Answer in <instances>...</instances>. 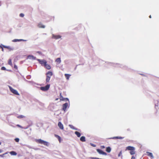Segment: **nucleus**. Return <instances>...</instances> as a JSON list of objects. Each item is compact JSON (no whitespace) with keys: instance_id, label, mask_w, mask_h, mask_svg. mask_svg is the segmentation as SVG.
I'll return each mask as SVG.
<instances>
[{"instance_id":"1","label":"nucleus","mask_w":159,"mask_h":159,"mask_svg":"<svg viewBox=\"0 0 159 159\" xmlns=\"http://www.w3.org/2000/svg\"><path fill=\"white\" fill-rule=\"evenodd\" d=\"M135 148L134 147L131 146H129L126 147L125 151H130L129 153L131 155H133L135 153Z\"/></svg>"},{"instance_id":"2","label":"nucleus","mask_w":159,"mask_h":159,"mask_svg":"<svg viewBox=\"0 0 159 159\" xmlns=\"http://www.w3.org/2000/svg\"><path fill=\"white\" fill-rule=\"evenodd\" d=\"M36 141L38 143L41 144H43L46 146H48L49 145L48 143V142L44 141L41 139H37L36 140Z\"/></svg>"},{"instance_id":"3","label":"nucleus","mask_w":159,"mask_h":159,"mask_svg":"<svg viewBox=\"0 0 159 159\" xmlns=\"http://www.w3.org/2000/svg\"><path fill=\"white\" fill-rule=\"evenodd\" d=\"M46 81L48 82L49 81L52 75L53 74L51 71H48L46 73Z\"/></svg>"},{"instance_id":"4","label":"nucleus","mask_w":159,"mask_h":159,"mask_svg":"<svg viewBox=\"0 0 159 159\" xmlns=\"http://www.w3.org/2000/svg\"><path fill=\"white\" fill-rule=\"evenodd\" d=\"M9 88L11 92L13 93V94L17 95H19V94L18 93L17 90L14 89L11 86H9Z\"/></svg>"},{"instance_id":"5","label":"nucleus","mask_w":159,"mask_h":159,"mask_svg":"<svg viewBox=\"0 0 159 159\" xmlns=\"http://www.w3.org/2000/svg\"><path fill=\"white\" fill-rule=\"evenodd\" d=\"M37 60L39 61L40 64L43 66H44L47 63V61L44 60H40L39 59H37Z\"/></svg>"},{"instance_id":"6","label":"nucleus","mask_w":159,"mask_h":159,"mask_svg":"<svg viewBox=\"0 0 159 159\" xmlns=\"http://www.w3.org/2000/svg\"><path fill=\"white\" fill-rule=\"evenodd\" d=\"M50 87V85L48 84L45 86V87H40V89L41 90L45 91L48 90Z\"/></svg>"},{"instance_id":"7","label":"nucleus","mask_w":159,"mask_h":159,"mask_svg":"<svg viewBox=\"0 0 159 159\" xmlns=\"http://www.w3.org/2000/svg\"><path fill=\"white\" fill-rule=\"evenodd\" d=\"M97 151L100 154H102L104 155H107V154L106 152H104L102 150L98 149H97Z\"/></svg>"},{"instance_id":"8","label":"nucleus","mask_w":159,"mask_h":159,"mask_svg":"<svg viewBox=\"0 0 159 159\" xmlns=\"http://www.w3.org/2000/svg\"><path fill=\"white\" fill-rule=\"evenodd\" d=\"M68 106V104L67 103H66L63 104L62 105V109L64 111H66L67 107Z\"/></svg>"},{"instance_id":"9","label":"nucleus","mask_w":159,"mask_h":159,"mask_svg":"<svg viewBox=\"0 0 159 159\" xmlns=\"http://www.w3.org/2000/svg\"><path fill=\"white\" fill-rule=\"evenodd\" d=\"M60 99L61 101H67L68 100V99L67 98H64L62 97V96L61 95V93H60Z\"/></svg>"},{"instance_id":"10","label":"nucleus","mask_w":159,"mask_h":159,"mask_svg":"<svg viewBox=\"0 0 159 159\" xmlns=\"http://www.w3.org/2000/svg\"><path fill=\"white\" fill-rule=\"evenodd\" d=\"M58 126H59V128L60 129H63L64 127H63V125L61 122H59L58 123Z\"/></svg>"},{"instance_id":"11","label":"nucleus","mask_w":159,"mask_h":159,"mask_svg":"<svg viewBox=\"0 0 159 159\" xmlns=\"http://www.w3.org/2000/svg\"><path fill=\"white\" fill-rule=\"evenodd\" d=\"M44 66L48 70H50L51 68L50 65L48 64H47V63Z\"/></svg>"},{"instance_id":"12","label":"nucleus","mask_w":159,"mask_h":159,"mask_svg":"<svg viewBox=\"0 0 159 159\" xmlns=\"http://www.w3.org/2000/svg\"><path fill=\"white\" fill-rule=\"evenodd\" d=\"M146 153L148 156L150 157L151 158L153 157L152 154V153L147 152Z\"/></svg>"},{"instance_id":"13","label":"nucleus","mask_w":159,"mask_h":159,"mask_svg":"<svg viewBox=\"0 0 159 159\" xmlns=\"http://www.w3.org/2000/svg\"><path fill=\"white\" fill-rule=\"evenodd\" d=\"M38 26L39 28H44L45 27V26L43 25L41 23H39Z\"/></svg>"},{"instance_id":"14","label":"nucleus","mask_w":159,"mask_h":159,"mask_svg":"<svg viewBox=\"0 0 159 159\" xmlns=\"http://www.w3.org/2000/svg\"><path fill=\"white\" fill-rule=\"evenodd\" d=\"M54 136L56 138H57L58 139L59 142L60 143L61 142V138L60 137V136H59V135H58L57 134H55Z\"/></svg>"},{"instance_id":"15","label":"nucleus","mask_w":159,"mask_h":159,"mask_svg":"<svg viewBox=\"0 0 159 159\" xmlns=\"http://www.w3.org/2000/svg\"><path fill=\"white\" fill-rule=\"evenodd\" d=\"M25 40L22 39H14L12 40L13 42H16L19 41H25Z\"/></svg>"},{"instance_id":"16","label":"nucleus","mask_w":159,"mask_h":159,"mask_svg":"<svg viewBox=\"0 0 159 159\" xmlns=\"http://www.w3.org/2000/svg\"><path fill=\"white\" fill-rule=\"evenodd\" d=\"M70 75H71L69 74H65V77L66 78V79L67 80H68L69 79V78L70 77Z\"/></svg>"},{"instance_id":"17","label":"nucleus","mask_w":159,"mask_h":159,"mask_svg":"<svg viewBox=\"0 0 159 159\" xmlns=\"http://www.w3.org/2000/svg\"><path fill=\"white\" fill-rule=\"evenodd\" d=\"M53 37L55 39H58L61 38V36L60 35H53Z\"/></svg>"},{"instance_id":"18","label":"nucleus","mask_w":159,"mask_h":159,"mask_svg":"<svg viewBox=\"0 0 159 159\" xmlns=\"http://www.w3.org/2000/svg\"><path fill=\"white\" fill-rule=\"evenodd\" d=\"M80 140L82 142H85L86 140L85 137L82 136L80 138Z\"/></svg>"},{"instance_id":"19","label":"nucleus","mask_w":159,"mask_h":159,"mask_svg":"<svg viewBox=\"0 0 159 159\" xmlns=\"http://www.w3.org/2000/svg\"><path fill=\"white\" fill-rule=\"evenodd\" d=\"M75 134H76V135L78 137H80V133L78 131H75Z\"/></svg>"},{"instance_id":"20","label":"nucleus","mask_w":159,"mask_h":159,"mask_svg":"<svg viewBox=\"0 0 159 159\" xmlns=\"http://www.w3.org/2000/svg\"><path fill=\"white\" fill-rule=\"evenodd\" d=\"M56 62L58 63H60L61 62V60L60 58H57L56 60Z\"/></svg>"},{"instance_id":"21","label":"nucleus","mask_w":159,"mask_h":159,"mask_svg":"<svg viewBox=\"0 0 159 159\" xmlns=\"http://www.w3.org/2000/svg\"><path fill=\"white\" fill-rule=\"evenodd\" d=\"M10 153L12 155H16L17 154V153L14 151H11Z\"/></svg>"},{"instance_id":"22","label":"nucleus","mask_w":159,"mask_h":159,"mask_svg":"<svg viewBox=\"0 0 159 159\" xmlns=\"http://www.w3.org/2000/svg\"><path fill=\"white\" fill-rule=\"evenodd\" d=\"M106 151L107 152H110L111 151V148L110 147H108L107 148Z\"/></svg>"},{"instance_id":"23","label":"nucleus","mask_w":159,"mask_h":159,"mask_svg":"<svg viewBox=\"0 0 159 159\" xmlns=\"http://www.w3.org/2000/svg\"><path fill=\"white\" fill-rule=\"evenodd\" d=\"M8 64L9 65H10L11 66H12V64L11 62V59H9L8 61Z\"/></svg>"},{"instance_id":"24","label":"nucleus","mask_w":159,"mask_h":159,"mask_svg":"<svg viewBox=\"0 0 159 159\" xmlns=\"http://www.w3.org/2000/svg\"><path fill=\"white\" fill-rule=\"evenodd\" d=\"M25 117V116L23 115H20L17 116V118L19 119Z\"/></svg>"},{"instance_id":"25","label":"nucleus","mask_w":159,"mask_h":159,"mask_svg":"<svg viewBox=\"0 0 159 159\" xmlns=\"http://www.w3.org/2000/svg\"><path fill=\"white\" fill-rule=\"evenodd\" d=\"M118 157H122V151H120L118 155Z\"/></svg>"},{"instance_id":"26","label":"nucleus","mask_w":159,"mask_h":159,"mask_svg":"<svg viewBox=\"0 0 159 159\" xmlns=\"http://www.w3.org/2000/svg\"><path fill=\"white\" fill-rule=\"evenodd\" d=\"M69 126L72 129H75V127L72 125H69Z\"/></svg>"},{"instance_id":"27","label":"nucleus","mask_w":159,"mask_h":159,"mask_svg":"<svg viewBox=\"0 0 159 159\" xmlns=\"http://www.w3.org/2000/svg\"><path fill=\"white\" fill-rule=\"evenodd\" d=\"M8 152H5V153L2 154V155H0V157H4V155H6V154H8Z\"/></svg>"},{"instance_id":"28","label":"nucleus","mask_w":159,"mask_h":159,"mask_svg":"<svg viewBox=\"0 0 159 159\" xmlns=\"http://www.w3.org/2000/svg\"><path fill=\"white\" fill-rule=\"evenodd\" d=\"M7 49H8L9 51L13 50V48L10 47V46H8V48Z\"/></svg>"},{"instance_id":"29","label":"nucleus","mask_w":159,"mask_h":159,"mask_svg":"<svg viewBox=\"0 0 159 159\" xmlns=\"http://www.w3.org/2000/svg\"><path fill=\"white\" fill-rule=\"evenodd\" d=\"M15 141L16 142H18L19 141V139L18 138H16L15 139Z\"/></svg>"},{"instance_id":"30","label":"nucleus","mask_w":159,"mask_h":159,"mask_svg":"<svg viewBox=\"0 0 159 159\" xmlns=\"http://www.w3.org/2000/svg\"><path fill=\"white\" fill-rule=\"evenodd\" d=\"M1 69L2 70H6V68L5 67L3 66L1 67Z\"/></svg>"},{"instance_id":"31","label":"nucleus","mask_w":159,"mask_h":159,"mask_svg":"<svg viewBox=\"0 0 159 159\" xmlns=\"http://www.w3.org/2000/svg\"><path fill=\"white\" fill-rule=\"evenodd\" d=\"M24 16V14L23 13H20V16L21 17H23Z\"/></svg>"},{"instance_id":"32","label":"nucleus","mask_w":159,"mask_h":159,"mask_svg":"<svg viewBox=\"0 0 159 159\" xmlns=\"http://www.w3.org/2000/svg\"><path fill=\"white\" fill-rule=\"evenodd\" d=\"M2 46H3V47L4 48H8V46H5L3 45H2Z\"/></svg>"},{"instance_id":"33","label":"nucleus","mask_w":159,"mask_h":159,"mask_svg":"<svg viewBox=\"0 0 159 159\" xmlns=\"http://www.w3.org/2000/svg\"><path fill=\"white\" fill-rule=\"evenodd\" d=\"M14 67L16 69H17V66L16 65H15L14 66Z\"/></svg>"},{"instance_id":"34","label":"nucleus","mask_w":159,"mask_h":159,"mask_svg":"<svg viewBox=\"0 0 159 159\" xmlns=\"http://www.w3.org/2000/svg\"><path fill=\"white\" fill-rule=\"evenodd\" d=\"M37 53H38L39 54H42V52H41L38 51V52H37Z\"/></svg>"},{"instance_id":"35","label":"nucleus","mask_w":159,"mask_h":159,"mask_svg":"<svg viewBox=\"0 0 159 159\" xmlns=\"http://www.w3.org/2000/svg\"><path fill=\"white\" fill-rule=\"evenodd\" d=\"M91 145H92V146H93V147H96V146L95 145H94V144H91Z\"/></svg>"},{"instance_id":"36","label":"nucleus","mask_w":159,"mask_h":159,"mask_svg":"<svg viewBox=\"0 0 159 159\" xmlns=\"http://www.w3.org/2000/svg\"><path fill=\"white\" fill-rule=\"evenodd\" d=\"M131 159H135V157L134 156H132Z\"/></svg>"},{"instance_id":"37","label":"nucleus","mask_w":159,"mask_h":159,"mask_svg":"<svg viewBox=\"0 0 159 159\" xmlns=\"http://www.w3.org/2000/svg\"><path fill=\"white\" fill-rule=\"evenodd\" d=\"M116 139H121V137H116Z\"/></svg>"},{"instance_id":"38","label":"nucleus","mask_w":159,"mask_h":159,"mask_svg":"<svg viewBox=\"0 0 159 159\" xmlns=\"http://www.w3.org/2000/svg\"><path fill=\"white\" fill-rule=\"evenodd\" d=\"M17 126H18V127H20V128L21 127V126L20 125H17Z\"/></svg>"},{"instance_id":"39","label":"nucleus","mask_w":159,"mask_h":159,"mask_svg":"<svg viewBox=\"0 0 159 159\" xmlns=\"http://www.w3.org/2000/svg\"><path fill=\"white\" fill-rule=\"evenodd\" d=\"M101 148H105V146H101Z\"/></svg>"},{"instance_id":"40","label":"nucleus","mask_w":159,"mask_h":159,"mask_svg":"<svg viewBox=\"0 0 159 159\" xmlns=\"http://www.w3.org/2000/svg\"><path fill=\"white\" fill-rule=\"evenodd\" d=\"M2 46V48H2V51H3V47Z\"/></svg>"},{"instance_id":"41","label":"nucleus","mask_w":159,"mask_h":159,"mask_svg":"<svg viewBox=\"0 0 159 159\" xmlns=\"http://www.w3.org/2000/svg\"><path fill=\"white\" fill-rule=\"evenodd\" d=\"M3 152V151L1 150V149H0V153H1L2 152Z\"/></svg>"},{"instance_id":"42","label":"nucleus","mask_w":159,"mask_h":159,"mask_svg":"<svg viewBox=\"0 0 159 159\" xmlns=\"http://www.w3.org/2000/svg\"><path fill=\"white\" fill-rule=\"evenodd\" d=\"M149 17L150 18H151V15H150V16H149Z\"/></svg>"},{"instance_id":"43","label":"nucleus","mask_w":159,"mask_h":159,"mask_svg":"<svg viewBox=\"0 0 159 159\" xmlns=\"http://www.w3.org/2000/svg\"><path fill=\"white\" fill-rule=\"evenodd\" d=\"M2 46L0 45V48H2Z\"/></svg>"},{"instance_id":"44","label":"nucleus","mask_w":159,"mask_h":159,"mask_svg":"<svg viewBox=\"0 0 159 159\" xmlns=\"http://www.w3.org/2000/svg\"><path fill=\"white\" fill-rule=\"evenodd\" d=\"M58 99V98H57L56 99V100H57Z\"/></svg>"},{"instance_id":"45","label":"nucleus","mask_w":159,"mask_h":159,"mask_svg":"<svg viewBox=\"0 0 159 159\" xmlns=\"http://www.w3.org/2000/svg\"><path fill=\"white\" fill-rule=\"evenodd\" d=\"M1 142H0V145H1Z\"/></svg>"}]
</instances>
